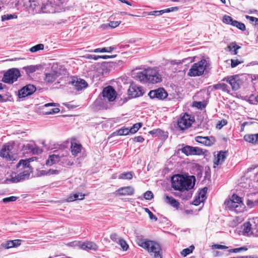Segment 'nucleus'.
I'll return each instance as SVG.
<instances>
[{
	"mask_svg": "<svg viewBox=\"0 0 258 258\" xmlns=\"http://www.w3.org/2000/svg\"><path fill=\"white\" fill-rule=\"evenodd\" d=\"M143 83L157 84L162 81V75L157 68H148L137 74L136 76Z\"/></svg>",
	"mask_w": 258,
	"mask_h": 258,
	"instance_id": "obj_1",
	"label": "nucleus"
},
{
	"mask_svg": "<svg viewBox=\"0 0 258 258\" xmlns=\"http://www.w3.org/2000/svg\"><path fill=\"white\" fill-rule=\"evenodd\" d=\"M195 180L194 176L184 177L183 175H175L171 179L172 187L179 191L188 190L194 186Z\"/></svg>",
	"mask_w": 258,
	"mask_h": 258,
	"instance_id": "obj_2",
	"label": "nucleus"
},
{
	"mask_svg": "<svg viewBox=\"0 0 258 258\" xmlns=\"http://www.w3.org/2000/svg\"><path fill=\"white\" fill-rule=\"evenodd\" d=\"M138 244L140 246L147 250L151 254H153L154 258H162V249L158 243L154 241L141 238L138 239Z\"/></svg>",
	"mask_w": 258,
	"mask_h": 258,
	"instance_id": "obj_3",
	"label": "nucleus"
},
{
	"mask_svg": "<svg viewBox=\"0 0 258 258\" xmlns=\"http://www.w3.org/2000/svg\"><path fill=\"white\" fill-rule=\"evenodd\" d=\"M19 170H23L14 177H12L11 181L13 182H18L28 179L32 172L29 162L28 160H21L17 165Z\"/></svg>",
	"mask_w": 258,
	"mask_h": 258,
	"instance_id": "obj_4",
	"label": "nucleus"
},
{
	"mask_svg": "<svg viewBox=\"0 0 258 258\" xmlns=\"http://www.w3.org/2000/svg\"><path fill=\"white\" fill-rule=\"evenodd\" d=\"M64 0H44L41 9L43 13H54L64 9Z\"/></svg>",
	"mask_w": 258,
	"mask_h": 258,
	"instance_id": "obj_5",
	"label": "nucleus"
},
{
	"mask_svg": "<svg viewBox=\"0 0 258 258\" xmlns=\"http://www.w3.org/2000/svg\"><path fill=\"white\" fill-rule=\"evenodd\" d=\"M207 63V61L205 59H202L195 63L189 70L187 75L190 77L201 76L206 69Z\"/></svg>",
	"mask_w": 258,
	"mask_h": 258,
	"instance_id": "obj_6",
	"label": "nucleus"
},
{
	"mask_svg": "<svg viewBox=\"0 0 258 258\" xmlns=\"http://www.w3.org/2000/svg\"><path fill=\"white\" fill-rule=\"evenodd\" d=\"M20 75V72L18 69L12 68L4 74L2 81L6 83L12 84L17 80Z\"/></svg>",
	"mask_w": 258,
	"mask_h": 258,
	"instance_id": "obj_7",
	"label": "nucleus"
},
{
	"mask_svg": "<svg viewBox=\"0 0 258 258\" xmlns=\"http://www.w3.org/2000/svg\"><path fill=\"white\" fill-rule=\"evenodd\" d=\"M193 122L194 120L191 119L190 116L187 113H184L178 119L177 125L180 130L183 131L189 127Z\"/></svg>",
	"mask_w": 258,
	"mask_h": 258,
	"instance_id": "obj_8",
	"label": "nucleus"
},
{
	"mask_svg": "<svg viewBox=\"0 0 258 258\" xmlns=\"http://www.w3.org/2000/svg\"><path fill=\"white\" fill-rule=\"evenodd\" d=\"M222 21L224 23L231 25L241 31H243L246 29L245 26L243 23L236 20H233V19L229 16L224 15L223 17Z\"/></svg>",
	"mask_w": 258,
	"mask_h": 258,
	"instance_id": "obj_9",
	"label": "nucleus"
},
{
	"mask_svg": "<svg viewBox=\"0 0 258 258\" xmlns=\"http://www.w3.org/2000/svg\"><path fill=\"white\" fill-rule=\"evenodd\" d=\"M102 94L104 99H107L110 102L114 101L116 97V92L111 86L104 88Z\"/></svg>",
	"mask_w": 258,
	"mask_h": 258,
	"instance_id": "obj_10",
	"label": "nucleus"
},
{
	"mask_svg": "<svg viewBox=\"0 0 258 258\" xmlns=\"http://www.w3.org/2000/svg\"><path fill=\"white\" fill-rule=\"evenodd\" d=\"M148 95L151 99L156 98L162 100L166 98L168 94L163 88H160L150 91L148 93Z\"/></svg>",
	"mask_w": 258,
	"mask_h": 258,
	"instance_id": "obj_11",
	"label": "nucleus"
},
{
	"mask_svg": "<svg viewBox=\"0 0 258 258\" xmlns=\"http://www.w3.org/2000/svg\"><path fill=\"white\" fill-rule=\"evenodd\" d=\"M144 94L142 88L135 84H132L128 89V94L132 98L139 97Z\"/></svg>",
	"mask_w": 258,
	"mask_h": 258,
	"instance_id": "obj_12",
	"label": "nucleus"
},
{
	"mask_svg": "<svg viewBox=\"0 0 258 258\" xmlns=\"http://www.w3.org/2000/svg\"><path fill=\"white\" fill-rule=\"evenodd\" d=\"M12 146L9 144L4 145L0 151V156L8 160H12L13 158L12 152Z\"/></svg>",
	"mask_w": 258,
	"mask_h": 258,
	"instance_id": "obj_13",
	"label": "nucleus"
},
{
	"mask_svg": "<svg viewBox=\"0 0 258 258\" xmlns=\"http://www.w3.org/2000/svg\"><path fill=\"white\" fill-rule=\"evenodd\" d=\"M36 91V87L31 84L27 85L19 91L20 98H24L32 95Z\"/></svg>",
	"mask_w": 258,
	"mask_h": 258,
	"instance_id": "obj_14",
	"label": "nucleus"
},
{
	"mask_svg": "<svg viewBox=\"0 0 258 258\" xmlns=\"http://www.w3.org/2000/svg\"><path fill=\"white\" fill-rule=\"evenodd\" d=\"M59 162L64 166L72 165L73 164L72 157L67 151L59 153Z\"/></svg>",
	"mask_w": 258,
	"mask_h": 258,
	"instance_id": "obj_15",
	"label": "nucleus"
},
{
	"mask_svg": "<svg viewBox=\"0 0 258 258\" xmlns=\"http://www.w3.org/2000/svg\"><path fill=\"white\" fill-rule=\"evenodd\" d=\"M195 141L205 146H211L216 142L215 138L213 136L202 137L197 136L195 137Z\"/></svg>",
	"mask_w": 258,
	"mask_h": 258,
	"instance_id": "obj_16",
	"label": "nucleus"
},
{
	"mask_svg": "<svg viewBox=\"0 0 258 258\" xmlns=\"http://www.w3.org/2000/svg\"><path fill=\"white\" fill-rule=\"evenodd\" d=\"M78 246L80 248L85 250L96 251L98 248V246L95 243L89 241L79 242Z\"/></svg>",
	"mask_w": 258,
	"mask_h": 258,
	"instance_id": "obj_17",
	"label": "nucleus"
},
{
	"mask_svg": "<svg viewBox=\"0 0 258 258\" xmlns=\"http://www.w3.org/2000/svg\"><path fill=\"white\" fill-rule=\"evenodd\" d=\"M236 76H230L228 78H225L223 81H226L231 86L233 90H237L240 88L239 83Z\"/></svg>",
	"mask_w": 258,
	"mask_h": 258,
	"instance_id": "obj_18",
	"label": "nucleus"
},
{
	"mask_svg": "<svg viewBox=\"0 0 258 258\" xmlns=\"http://www.w3.org/2000/svg\"><path fill=\"white\" fill-rule=\"evenodd\" d=\"M71 149L72 155L74 156H78L81 154L83 148L81 144L75 142H72Z\"/></svg>",
	"mask_w": 258,
	"mask_h": 258,
	"instance_id": "obj_19",
	"label": "nucleus"
},
{
	"mask_svg": "<svg viewBox=\"0 0 258 258\" xmlns=\"http://www.w3.org/2000/svg\"><path fill=\"white\" fill-rule=\"evenodd\" d=\"M72 83L78 91L85 88L88 86L87 83L84 80L81 79L74 80Z\"/></svg>",
	"mask_w": 258,
	"mask_h": 258,
	"instance_id": "obj_20",
	"label": "nucleus"
},
{
	"mask_svg": "<svg viewBox=\"0 0 258 258\" xmlns=\"http://www.w3.org/2000/svg\"><path fill=\"white\" fill-rule=\"evenodd\" d=\"M116 192L120 196L132 195L134 193V189L132 186H125L118 189Z\"/></svg>",
	"mask_w": 258,
	"mask_h": 258,
	"instance_id": "obj_21",
	"label": "nucleus"
},
{
	"mask_svg": "<svg viewBox=\"0 0 258 258\" xmlns=\"http://www.w3.org/2000/svg\"><path fill=\"white\" fill-rule=\"evenodd\" d=\"M24 149L28 152H31L33 154H39L42 152V150L40 149L34 143H29L24 145Z\"/></svg>",
	"mask_w": 258,
	"mask_h": 258,
	"instance_id": "obj_22",
	"label": "nucleus"
},
{
	"mask_svg": "<svg viewBox=\"0 0 258 258\" xmlns=\"http://www.w3.org/2000/svg\"><path fill=\"white\" fill-rule=\"evenodd\" d=\"M227 152L226 151H220L217 154V157H215L214 161V164L216 165L222 164L225 161L226 157Z\"/></svg>",
	"mask_w": 258,
	"mask_h": 258,
	"instance_id": "obj_23",
	"label": "nucleus"
},
{
	"mask_svg": "<svg viewBox=\"0 0 258 258\" xmlns=\"http://www.w3.org/2000/svg\"><path fill=\"white\" fill-rule=\"evenodd\" d=\"M233 203H236L239 204V206H240V207L244 209V205L242 203L241 198L235 194H233L231 198L228 201V204L230 205V206H233L232 204Z\"/></svg>",
	"mask_w": 258,
	"mask_h": 258,
	"instance_id": "obj_24",
	"label": "nucleus"
},
{
	"mask_svg": "<svg viewBox=\"0 0 258 258\" xmlns=\"http://www.w3.org/2000/svg\"><path fill=\"white\" fill-rule=\"evenodd\" d=\"M58 162H59V153L49 155L48 159L46 161V164L48 166H51Z\"/></svg>",
	"mask_w": 258,
	"mask_h": 258,
	"instance_id": "obj_25",
	"label": "nucleus"
},
{
	"mask_svg": "<svg viewBox=\"0 0 258 258\" xmlns=\"http://www.w3.org/2000/svg\"><path fill=\"white\" fill-rule=\"evenodd\" d=\"M60 74L57 72H53L51 73L45 74V80L49 83H52L59 76Z\"/></svg>",
	"mask_w": 258,
	"mask_h": 258,
	"instance_id": "obj_26",
	"label": "nucleus"
},
{
	"mask_svg": "<svg viewBox=\"0 0 258 258\" xmlns=\"http://www.w3.org/2000/svg\"><path fill=\"white\" fill-rule=\"evenodd\" d=\"M115 64L112 62L104 61L102 63L101 68L104 73H108L114 68Z\"/></svg>",
	"mask_w": 258,
	"mask_h": 258,
	"instance_id": "obj_27",
	"label": "nucleus"
},
{
	"mask_svg": "<svg viewBox=\"0 0 258 258\" xmlns=\"http://www.w3.org/2000/svg\"><path fill=\"white\" fill-rule=\"evenodd\" d=\"M39 69V66L38 65H30L26 67H24L23 69L25 71L26 74L28 75H30L38 70Z\"/></svg>",
	"mask_w": 258,
	"mask_h": 258,
	"instance_id": "obj_28",
	"label": "nucleus"
},
{
	"mask_svg": "<svg viewBox=\"0 0 258 258\" xmlns=\"http://www.w3.org/2000/svg\"><path fill=\"white\" fill-rule=\"evenodd\" d=\"M165 201L166 203L169 204L171 205L174 208L178 209L179 203L177 202L174 198L172 197H169L168 196H166Z\"/></svg>",
	"mask_w": 258,
	"mask_h": 258,
	"instance_id": "obj_29",
	"label": "nucleus"
},
{
	"mask_svg": "<svg viewBox=\"0 0 258 258\" xmlns=\"http://www.w3.org/2000/svg\"><path fill=\"white\" fill-rule=\"evenodd\" d=\"M117 48L116 46H109L107 47H104L102 48H96L93 50L90 51V52H94L96 53L98 52H111L113 50L116 49Z\"/></svg>",
	"mask_w": 258,
	"mask_h": 258,
	"instance_id": "obj_30",
	"label": "nucleus"
},
{
	"mask_svg": "<svg viewBox=\"0 0 258 258\" xmlns=\"http://www.w3.org/2000/svg\"><path fill=\"white\" fill-rule=\"evenodd\" d=\"M85 196V194H82V193H76L73 195H71L70 197H69L67 199V202H71L74 201L76 200H82L84 199Z\"/></svg>",
	"mask_w": 258,
	"mask_h": 258,
	"instance_id": "obj_31",
	"label": "nucleus"
},
{
	"mask_svg": "<svg viewBox=\"0 0 258 258\" xmlns=\"http://www.w3.org/2000/svg\"><path fill=\"white\" fill-rule=\"evenodd\" d=\"M225 204L226 205L227 207L229 209V210H233L237 213L242 212L244 210V209H243L241 207H240V206H239V204L236 203H233L232 204L233 206H230V205L228 204V201L225 202Z\"/></svg>",
	"mask_w": 258,
	"mask_h": 258,
	"instance_id": "obj_32",
	"label": "nucleus"
},
{
	"mask_svg": "<svg viewBox=\"0 0 258 258\" xmlns=\"http://www.w3.org/2000/svg\"><path fill=\"white\" fill-rule=\"evenodd\" d=\"M214 90H221L224 92H229V87L225 83H218L213 85Z\"/></svg>",
	"mask_w": 258,
	"mask_h": 258,
	"instance_id": "obj_33",
	"label": "nucleus"
},
{
	"mask_svg": "<svg viewBox=\"0 0 258 258\" xmlns=\"http://www.w3.org/2000/svg\"><path fill=\"white\" fill-rule=\"evenodd\" d=\"M192 146L186 145L183 147L181 151L182 153H184L186 156L192 155Z\"/></svg>",
	"mask_w": 258,
	"mask_h": 258,
	"instance_id": "obj_34",
	"label": "nucleus"
},
{
	"mask_svg": "<svg viewBox=\"0 0 258 258\" xmlns=\"http://www.w3.org/2000/svg\"><path fill=\"white\" fill-rule=\"evenodd\" d=\"M117 243L119 244L123 251H126L128 249V245L123 238H119Z\"/></svg>",
	"mask_w": 258,
	"mask_h": 258,
	"instance_id": "obj_35",
	"label": "nucleus"
},
{
	"mask_svg": "<svg viewBox=\"0 0 258 258\" xmlns=\"http://www.w3.org/2000/svg\"><path fill=\"white\" fill-rule=\"evenodd\" d=\"M194 248H195L194 246L191 245L189 247L183 249L181 251V255H182L184 257L186 256L188 254L191 253L192 252L193 250L194 249Z\"/></svg>",
	"mask_w": 258,
	"mask_h": 258,
	"instance_id": "obj_36",
	"label": "nucleus"
},
{
	"mask_svg": "<svg viewBox=\"0 0 258 258\" xmlns=\"http://www.w3.org/2000/svg\"><path fill=\"white\" fill-rule=\"evenodd\" d=\"M255 137L254 136V134L251 135H246L244 137V139L245 141L251 143L252 144H256V141H255Z\"/></svg>",
	"mask_w": 258,
	"mask_h": 258,
	"instance_id": "obj_37",
	"label": "nucleus"
},
{
	"mask_svg": "<svg viewBox=\"0 0 258 258\" xmlns=\"http://www.w3.org/2000/svg\"><path fill=\"white\" fill-rule=\"evenodd\" d=\"M119 179H131L133 178V174L131 172H124L119 175Z\"/></svg>",
	"mask_w": 258,
	"mask_h": 258,
	"instance_id": "obj_38",
	"label": "nucleus"
},
{
	"mask_svg": "<svg viewBox=\"0 0 258 258\" xmlns=\"http://www.w3.org/2000/svg\"><path fill=\"white\" fill-rule=\"evenodd\" d=\"M44 49V45L43 44H38L30 48V51L31 52H36L39 50Z\"/></svg>",
	"mask_w": 258,
	"mask_h": 258,
	"instance_id": "obj_39",
	"label": "nucleus"
},
{
	"mask_svg": "<svg viewBox=\"0 0 258 258\" xmlns=\"http://www.w3.org/2000/svg\"><path fill=\"white\" fill-rule=\"evenodd\" d=\"M17 18V16L15 14H5L3 16H2V21H5L7 20H11L13 19H16Z\"/></svg>",
	"mask_w": 258,
	"mask_h": 258,
	"instance_id": "obj_40",
	"label": "nucleus"
},
{
	"mask_svg": "<svg viewBox=\"0 0 258 258\" xmlns=\"http://www.w3.org/2000/svg\"><path fill=\"white\" fill-rule=\"evenodd\" d=\"M192 155H201L204 154L203 150L197 147H192Z\"/></svg>",
	"mask_w": 258,
	"mask_h": 258,
	"instance_id": "obj_41",
	"label": "nucleus"
},
{
	"mask_svg": "<svg viewBox=\"0 0 258 258\" xmlns=\"http://www.w3.org/2000/svg\"><path fill=\"white\" fill-rule=\"evenodd\" d=\"M245 18L249 21L250 23L253 24V25H258V18L249 16L248 15L245 16Z\"/></svg>",
	"mask_w": 258,
	"mask_h": 258,
	"instance_id": "obj_42",
	"label": "nucleus"
},
{
	"mask_svg": "<svg viewBox=\"0 0 258 258\" xmlns=\"http://www.w3.org/2000/svg\"><path fill=\"white\" fill-rule=\"evenodd\" d=\"M142 126L141 123H135L133 126L130 129V133L135 134L136 133L139 128Z\"/></svg>",
	"mask_w": 258,
	"mask_h": 258,
	"instance_id": "obj_43",
	"label": "nucleus"
},
{
	"mask_svg": "<svg viewBox=\"0 0 258 258\" xmlns=\"http://www.w3.org/2000/svg\"><path fill=\"white\" fill-rule=\"evenodd\" d=\"M228 48L231 50L233 49L234 54H237L238 53L237 50L240 48V46L237 45L235 42H232L228 46Z\"/></svg>",
	"mask_w": 258,
	"mask_h": 258,
	"instance_id": "obj_44",
	"label": "nucleus"
},
{
	"mask_svg": "<svg viewBox=\"0 0 258 258\" xmlns=\"http://www.w3.org/2000/svg\"><path fill=\"white\" fill-rule=\"evenodd\" d=\"M130 133V129L127 128H121L117 131V135L119 136H126Z\"/></svg>",
	"mask_w": 258,
	"mask_h": 258,
	"instance_id": "obj_45",
	"label": "nucleus"
},
{
	"mask_svg": "<svg viewBox=\"0 0 258 258\" xmlns=\"http://www.w3.org/2000/svg\"><path fill=\"white\" fill-rule=\"evenodd\" d=\"M2 246L6 249L14 247V242L12 240H9L2 244Z\"/></svg>",
	"mask_w": 258,
	"mask_h": 258,
	"instance_id": "obj_46",
	"label": "nucleus"
},
{
	"mask_svg": "<svg viewBox=\"0 0 258 258\" xmlns=\"http://www.w3.org/2000/svg\"><path fill=\"white\" fill-rule=\"evenodd\" d=\"M149 133L150 134L155 136H161L163 134H164V132L159 128L152 130Z\"/></svg>",
	"mask_w": 258,
	"mask_h": 258,
	"instance_id": "obj_47",
	"label": "nucleus"
},
{
	"mask_svg": "<svg viewBox=\"0 0 258 258\" xmlns=\"http://www.w3.org/2000/svg\"><path fill=\"white\" fill-rule=\"evenodd\" d=\"M207 190V187H204L199 192V197L201 198L202 200L205 201L206 200V194Z\"/></svg>",
	"mask_w": 258,
	"mask_h": 258,
	"instance_id": "obj_48",
	"label": "nucleus"
},
{
	"mask_svg": "<svg viewBox=\"0 0 258 258\" xmlns=\"http://www.w3.org/2000/svg\"><path fill=\"white\" fill-rule=\"evenodd\" d=\"M18 198L17 197L12 196L4 198L3 199V202L5 203H7L9 202L15 201Z\"/></svg>",
	"mask_w": 258,
	"mask_h": 258,
	"instance_id": "obj_49",
	"label": "nucleus"
},
{
	"mask_svg": "<svg viewBox=\"0 0 258 258\" xmlns=\"http://www.w3.org/2000/svg\"><path fill=\"white\" fill-rule=\"evenodd\" d=\"M145 211L149 215V218L151 220H153L155 221L157 220V218L150 211L148 208H145Z\"/></svg>",
	"mask_w": 258,
	"mask_h": 258,
	"instance_id": "obj_50",
	"label": "nucleus"
},
{
	"mask_svg": "<svg viewBox=\"0 0 258 258\" xmlns=\"http://www.w3.org/2000/svg\"><path fill=\"white\" fill-rule=\"evenodd\" d=\"M144 197L146 200H150L153 197V194L151 191H147L144 195Z\"/></svg>",
	"mask_w": 258,
	"mask_h": 258,
	"instance_id": "obj_51",
	"label": "nucleus"
},
{
	"mask_svg": "<svg viewBox=\"0 0 258 258\" xmlns=\"http://www.w3.org/2000/svg\"><path fill=\"white\" fill-rule=\"evenodd\" d=\"M227 121L225 119H222L219 121L216 125V127L218 129H221L224 125L227 124Z\"/></svg>",
	"mask_w": 258,
	"mask_h": 258,
	"instance_id": "obj_52",
	"label": "nucleus"
},
{
	"mask_svg": "<svg viewBox=\"0 0 258 258\" xmlns=\"http://www.w3.org/2000/svg\"><path fill=\"white\" fill-rule=\"evenodd\" d=\"M251 230V224L248 222L244 224V231L245 233H248Z\"/></svg>",
	"mask_w": 258,
	"mask_h": 258,
	"instance_id": "obj_53",
	"label": "nucleus"
},
{
	"mask_svg": "<svg viewBox=\"0 0 258 258\" xmlns=\"http://www.w3.org/2000/svg\"><path fill=\"white\" fill-rule=\"evenodd\" d=\"M110 238L114 242L117 243L118 241L119 238H118V235L115 233H113L111 234L110 235Z\"/></svg>",
	"mask_w": 258,
	"mask_h": 258,
	"instance_id": "obj_54",
	"label": "nucleus"
},
{
	"mask_svg": "<svg viewBox=\"0 0 258 258\" xmlns=\"http://www.w3.org/2000/svg\"><path fill=\"white\" fill-rule=\"evenodd\" d=\"M120 24V21H111L109 23V25L112 28H116Z\"/></svg>",
	"mask_w": 258,
	"mask_h": 258,
	"instance_id": "obj_55",
	"label": "nucleus"
},
{
	"mask_svg": "<svg viewBox=\"0 0 258 258\" xmlns=\"http://www.w3.org/2000/svg\"><path fill=\"white\" fill-rule=\"evenodd\" d=\"M204 201L202 200L200 197L196 198L195 200L192 202V204L195 206H198L202 202H203Z\"/></svg>",
	"mask_w": 258,
	"mask_h": 258,
	"instance_id": "obj_56",
	"label": "nucleus"
},
{
	"mask_svg": "<svg viewBox=\"0 0 258 258\" xmlns=\"http://www.w3.org/2000/svg\"><path fill=\"white\" fill-rule=\"evenodd\" d=\"M60 109L58 108H55L51 109L50 111L45 112V114H53L58 113Z\"/></svg>",
	"mask_w": 258,
	"mask_h": 258,
	"instance_id": "obj_57",
	"label": "nucleus"
},
{
	"mask_svg": "<svg viewBox=\"0 0 258 258\" xmlns=\"http://www.w3.org/2000/svg\"><path fill=\"white\" fill-rule=\"evenodd\" d=\"M231 66L232 68H234L240 63V62L238 59H231Z\"/></svg>",
	"mask_w": 258,
	"mask_h": 258,
	"instance_id": "obj_58",
	"label": "nucleus"
},
{
	"mask_svg": "<svg viewBox=\"0 0 258 258\" xmlns=\"http://www.w3.org/2000/svg\"><path fill=\"white\" fill-rule=\"evenodd\" d=\"M86 57L88 59H93L94 60H97L100 58V55H91L88 54L86 56Z\"/></svg>",
	"mask_w": 258,
	"mask_h": 258,
	"instance_id": "obj_59",
	"label": "nucleus"
},
{
	"mask_svg": "<svg viewBox=\"0 0 258 258\" xmlns=\"http://www.w3.org/2000/svg\"><path fill=\"white\" fill-rule=\"evenodd\" d=\"M48 175L58 174L59 173V170L56 169H50L47 171Z\"/></svg>",
	"mask_w": 258,
	"mask_h": 258,
	"instance_id": "obj_60",
	"label": "nucleus"
},
{
	"mask_svg": "<svg viewBox=\"0 0 258 258\" xmlns=\"http://www.w3.org/2000/svg\"><path fill=\"white\" fill-rule=\"evenodd\" d=\"M163 13H164V12L162 11V10L155 11L151 12L150 13V15H155V16H160V15H162Z\"/></svg>",
	"mask_w": 258,
	"mask_h": 258,
	"instance_id": "obj_61",
	"label": "nucleus"
},
{
	"mask_svg": "<svg viewBox=\"0 0 258 258\" xmlns=\"http://www.w3.org/2000/svg\"><path fill=\"white\" fill-rule=\"evenodd\" d=\"M213 247L216 249H227L228 248V247L227 246L220 245V244H214L213 245Z\"/></svg>",
	"mask_w": 258,
	"mask_h": 258,
	"instance_id": "obj_62",
	"label": "nucleus"
},
{
	"mask_svg": "<svg viewBox=\"0 0 258 258\" xmlns=\"http://www.w3.org/2000/svg\"><path fill=\"white\" fill-rule=\"evenodd\" d=\"M134 141L136 142L142 143L144 141V139L142 136L136 137L134 138Z\"/></svg>",
	"mask_w": 258,
	"mask_h": 258,
	"instance_id": "obj_63",
	"label": "nucleus"
},
{
	"mask_svg": "<svg viewBox=\"0 0 258 258\" xmlns=\"http://www.w3.org/2000/svg\"><path fill=\"white\" fill-rule=\"evenodd\" d=\"M30 7H32L34 9H35L36 7L38 5V3L35 1H30Z\"/></svg>",
	"mask_w": 258,
	"mask_h": 258,
	"instance_id": "obj_64",
	"label": "nucleus"
}]
</instances>
